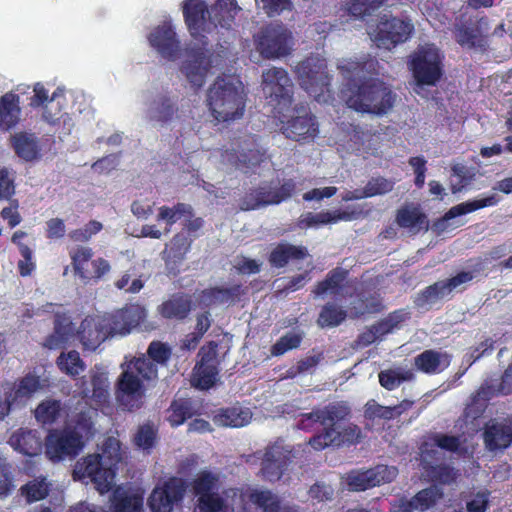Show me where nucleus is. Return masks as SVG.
<instances>
[{"instance_id":"nucleus-27","label":"nucleus","mask_w":512,"mask_h":512,"mask_svg":"<svg viewBox=\"0 0 512 512\" xmlns=\"http://www.w3.org/2000/svg\"><path fill=\"white\" fill-rule=\"evenodd\" d=\"M192 241L193 240L183 232H179L176 233L170 243L166 245L162 252V259L170 273L174 275L179 273V266L190 251Z\"/></svg>"},{"instance_id":"nucleus-60","label":"nucleus","mask_w":512,"mask_h":512,"mask_svg":"<svg viewBox=\"0 0 512 512\" xmlns=\"http://www.w3.org/2000/svg\"><path fill=\"white\" fill-rule=\"evenodd\" d=\"M157 440V429L150 422L140 425L134 435V444L143 449L151 450Z\"/></svg>"},{"instance_id":"nucleus-61","label":"nucleus","mask_w":512,"mask_h":512,"mask_svg":"<svg viewBox=\"0 0 512 512\" xmlns=\"http://www.w3.org/2000/svg\"><path fill=\"white\" fill-rule=\"evenodd\" d=\"M16 174L8 167H0V202L11 200L16 194Z\"/></svg>"},{"instance_id":"nucleus-36","label":"nucleus","mask_w":512,"mask_h":512,"mask_svg":"<svg viewBox=\"0 0 512 512\" xmlns=\"http://www.w3.org/2000/svg\"><path fill=\"white\" fill-rule=\"evenodd\" d=\"M41 388L40 378L28 373L18 379L12 387L6 391L18 407L25 406L28 400Z\"/></svg>"},{"instance_id":"nucleus-37","label":"nucleus","mask_w":512,"mask_h":512,"mask_svg":"<svg viewBox=\"0 0 512 512\" xmlns=\"http://www.w3.org/2000/svg\"><path fill=\"white\" fill-rule=\"evenodd\" d=\"M240 10L236 0H217L210 9L212 30L218 26L230 29Z\"/></svg>"},{"instance_id":"nucleus-34","label":"nucleus","mask_w":512,"mask_h":512,"mask_svg":"<svg viewBox=\"0 0 512 512\" xmlns=\"http://www.w3.org/2000/svg\"><path fill=\"white\" fill-rule=\"evenodd\" d=\"M248 499L262 512H298L296 506L283 504L280 497L269 489H252L248 494Z\"/></svg>"},{"instance_id":"nucleus-52","label":"nucleus","mask_w":512,"mask_h":512,"mask_svg":"<svg viewBox=\"0 0 512 512\" xmlns=\"http://www.w3.org/2000/svg\"><path fill=\"white\" fill-rule=\"evenodd\" d=\"M183 215L193 216V210L190 205L177 203L173 207L161 206L157 215V221H164L167 225L166 232H169L170 228Z\"/></svg>"},{"instance_id":"nucleus-13","label":"nucleus","mask_w":512,"mask_h":512,"mask_svg":"<svg viewBox=\"0 0 512 512\" xmlns=\"http://www.w3.org/2000/svg\"><path fill=\"white\" fill-rule=\"evenodd\" d=\"M240 151L225 149L221 153V160L236 169L247 173L261 165L266 160V150L258 143L255 135H248L239 143Z\"/></svg>"},{"instance_id":"nucleus-35","label":"nucleus","mask_w":512,"mask_h":512,"mask_svg":"<svg viewBox=\"0 0 512 512\" xmlns=\"http://www.w3.org/2000/svg\"><path fill=\"white\" fill-rule=\"evenodd\" d=\"M396 223L399 227L409 229L415 233L429 230L427 215L418 205H405L396 212Z\"/></svg>"},{"instance_id":"nucleus-9","label":"nucleus","mask_w":512,"mask_h":512,"mask_svg":"<svg viewBox=\"0 0 512 512\" xmlns=\"http://www.w3.org/2000/svg\"><path fill=\"white\" fill-rule=\"evenodd\" d=\"M92 248L77 246L69 251L74 275L84 284H93L101 280L111 269L110 263L98 257L92 259Z\"/></svg>"},{"instance_id":"nucleus-57","label":"nucleus","mask_w":512,"mask_h":512,"mask_svg":"<svg viewBox=\"0 0 512 512\" xmlns=\"http://www.w3.org/2000/svg\"><path fill=\"white\" fill-rule=\"evenodd\" d=\"M384 2L385 0H350L347 3V12L353 17L362 19L372 15Z\"/></svg>"},{"instance_id":"nucleus-51","label":"nucleus","mask_w":512,"mask_h":512,"mask_svg":"<svg viewBox=\"0 0 512 512\" xmlns=\"http://www.w3.org/2000/svg\"><path fill=\"white\" fill-rule=\"evenodd\" d=\"M112 507L114 512H140L143 498L136 494L116 491L113 495Z\"/></svg>"},{"instance_id":"nucleus-38","label":"nucleus","mask_w":512,"mask_h":512,"mask_svg":"<svg viewBox=\"0 0 512 512\" xmlns=\"http://www.w3.org/2000/svg\"><path fill=\"white\" fill-rule=\"evenodd\" d=\"M355 217L354 212L336 210L334 212L322 211L319 213L307 212L302 214L297 221L300 229H308L319 225L337 223L340 220L349 221Z\"/></svg>"},{"instance_id":"nucleus-22","label":"nucleus","mask_w":512,"mask_h":512,"mask_svg":"<svg viewBox=\"0 0 512 512\" xmlns=\"http://www.w3.org/2000/svg\"><path fill=\"white\" fill-rule=\"evenodd\" d=\"M499 202V197L495 194H491L481 199L469 200L451 207L442 217L436 219L433 222L432 229L438 235L445 232L449 227V221L458 216H462L476 210L495 206Z\"/></svg>"},{"instance_id":"nucleus-4","label":"nucleus","mask_w":512,"mask_h":512,"mask_svg":"<svg viewBox=\"0 0 512 512\" xmlns=\"http://www.w3.org/2000/svg\"><path fill=\"white\" fill-rule=\"evenodd\" d=\"M252 458L260 461V469L257 475L264 481L276 483L288 473L291 464L295 458L294 449L291 445L285 443L281 437L273 442H269L264 449L257 450L249 455L246 462L249 463Z\"/></svg>"},{"instance_id":"nucleus-16","label":"nucleus","mask_w":512,"mask_h":512,"mask_svg":"<svg viewBox=\"0 0 512 512\" xmlns=\"http://www.w3.org/2000/svg\"><path fill=\"white\" fill-rule=\"evenodd\" d=\"M182 13L190 36L206 46L208 44L206 34L212 32L210 9L206 1L184 0Z\"/></svg>"},{"instance_id":"nucleus-26","label":"nucleus","mask_w":512,"mask_h":512,"mask_svg":"<svg viewBox=\"0 0 512 512\" xmlns=\"http://www.w3.org/2000/svg\"><path fill=\"white\" fill-rule=\"evenodd\" d=\"M318 131L316 117L309 113H306L303 116L292 117L282 126L283 134L287 138L298 142H309L314 140Z\"/></svg>"},{"instance_id":"nucleus-59","label":"nucleus","mask_w":512,"mask_h":512,"mask_svg":"<svg viewBox=\"0 0 512 512\" xmlns=\"http://www.w3.org/2000/svg\"><path fill=\"white\" fill-rule=\"evenodd\" d=\"M322 425L334 427L337 422L344 420L349 414L350 409L342 403H330L321 408Z\"/></svg>"},{"instance_id":"nucleus-28","label":"nucleus","mask_w":512,"mask_h":512,"mask_svg":"<svg viewBox=\"0 0 512 512\" xmlns=\"http://www.w3.org/2000/svg\"><path fill=\"white\" fill-rule=\"evenodd\" d=\"M10 144L15 154L25 162L37 161L42 157L41 141L34 133L17 132L11 136Z\"/></svg>"},{"instance_id":"nucleus-48","label":"nucleus","mask_w":512,"mask_h":512,"mask_svg":"<svg viewBox=\"0 0 512 512\" xmlns=\"http://www.w3.org/2000/svg\"><path fill=\"white\" fill-rule=\"evenodd\" d=\"M49 492L50 486L45 477L30 480L20 488L21 496L29 504L45 499Z\"/></svg>"},{"instance_id":"nucleus-43","label":"nucleus","mask_w":512,"mask_h":512,"mask_svg":"<svg viewBox=\"0 0 512 512\" xmlns=\"http://www.w3.org/2000/svg\"><path fill=\"white\" fill-rule=\"evenodd\" d=\"M143 394V382L129 366L123 371L117 381V398L123 401L124 396L141 397Z\"/></svg>"},{"instance_id":"nucleus-40","label":"nucleus","mask_w":512,"mask_h":512,"mask_svg":"<svg viewBox=\"0 0 512 512\" xmlns=\"http://www.w3.org/2000/svg\"><path fill=\"white\" fill-rule=\"evenodd\" d=\"M91 386L92 389H84L82 391L84 397H89L98 406H103L109 401V380L107 372L100 369L91 370Z\"/></svg>"},{"instance_id":"nucleus-21","label":"nucleus","mask_w":512,"mask_h":512,"mask_svg":"<svg viewBox=\"0 0 512 512\" xmlns=\"http://www.w3.org/2000/svg\"><path fill=\"white\" fill-rule=\"evenodd\" d=\"M187 57L182 63L181 71L194 88L200 89L204 85L207 73L211 68V59L207 55L205 47L189 49Z\"/></svg>"},{"instance_id":"nucleus-58","label":"nucleus","mask_w":512,"mask_h":512,"mask_svg":"<svg viewBox=\"0 0 512 512\" xmlns=\"http://www.w3.org/2000/svg\"><path fill=\"white\" fill-rule=\"evenodd\" d=\"M303 341V333L288 332L281 336L270 348L273 356H281L286 352L297 349Z\"/></svg>"},{"instance_id":"nucleus-6","label":"nucleus","mask_w":512,"mask_h":512,"mask_svg":"<svg viewBox=\"0 0 512 512\" xmlns=\"http://www.w3.org/2000/svg\"><path fill=\"white\" fill-rule=\"evenodd\" d=\"M443 58L433 44L419 46L408 62L416 84L435 86L443 76Z\"/></svg>"},{"instance_id":"nucleus-23","label":"nucleus","mask_w":512,"mask_h":512,"mask_svg":"<svg viewBox=\"0 0 512 512\" xmlns=\"http://www.w3.org/2000/svg\"><path fill=\"white\" fill-rule=\"evenodd\" d=\"M78 337L86 349L95 350L111 337L105 317L98 315L85 317L80 324Z\"/></svg>"},{"instance_id":"nucleus-12","label":"nucleus","mask_w":512,"mask_h":512,"mask_svg":"<svg viewBox=\"0 0 512 512\" xmlns=\"http://www.w3.org/2000/svg\"><path fill=\"white\" fill-rule=\"evenodd\" d=\"M414 31L410 20L395 16L383 15L380 17L373 33V41L379 48L391 50L399 44L406 42Z\"/></svg>"},{"instance_id":"nucleus-56","label":"nucleus","mask_w":512,"mask_h":512,"mask_svg":"<svg viewBox=\"0 0 512 512\" xmlns=\"http://www.w3.org/2000/svg\"><path fill=\"white\" fill-rule=\"evenodd\" d=\"M61 403L58 400H44L35 409V418L42 424H53L60 416Z\"/></svg>"},{"instance_id":"nucleus-44","label":"nucleus","mask_w":512,"mask_h":512,"mask_svg":"<svg viewBox=\"0 0 512 512\" xmlns=\"http://www.w3.org/2000/svg\"><path fill=\"white\" fill-rule=\"evenodd\" d=\"M382 300L377 294L358 295V300L350 307V318L359 319L365 314H376L383 310Z\"/></svg>"},{"instance_id":"nucleus-63","label":"nucleus","mask_w":512,"mask_h":512,"mask_svg":"<svg viewBox=\"0 0 512 512\" xmlns=\"http://www.w3.org/2000/svg\"><path fill=\"white\" fill-rule=\"evenodd\" d=\"M149 360L155 364L166 365L171 358L170 346L161 341H152L147 349Z\"/></svg>"},{"instance_id":"nucleus-1","label":"nucleus","mask_w":512,"mask_h":512,"mask_svg":"<svg viewBox=\"0 0 512 512\" xmlns=\"http://www.w3.org/2000/svg\"><path fill=\"white\" fill-rule=\"evenodd\" d=\"M102 454H89L77 462L74 477L89 478L100 494L109 492L114 484L120 462L119 442L108 438L102 447Z\"/></svg>"},{"instance_id":"nucleus-25","label":"nucleus","mask_w":512,"mask_h":512,"mask_svg":"<svg viewBox=\"0 0 512 512\" xmlns=\"http://www.w3.org/2000/svg\"><path fill=\"white\" fill-rule=\"evenodd\" d=\"M247 288L242 284L230 287L214 286L203 289L198 293L197 301L202 307H211L216 304H235L246 294Z\"/></svg>"},{"instance_id":"nucleus-19","label":"nucleus","mask_w":512,"mask_h":512,"mask_svg":"<svg viewBox=\"0 0 512 512\" xmlns=\"http://www.w3.org/2000/svg\"><path fill=\"white\" fill-rule=\"evenodd\" d=\"M512 394V361L509 363L501 376V381L497 387L489 384H482L471 396V401L467 407L469 413L479 415L486 408L487 402L496 395Z\"/></svg>"},{"instance_id":"nucleus-24","label":"nucleus","mask_w":512,"mask_h":512,"mask_svg":"<svg viewBox=\"0 0 512 512\" xmlns=\"http://www.w3.org/2000/svg\"><path fill=\"white\" fill-rule=\"evenodd\" d=\"M150 45L167 60H175L180 52V41L170 23L157 26L148 37Z\"/></svg>"},{"instance_id":"nucleus-47","label":"nucleus","mask_w":512,"mask_h":512,"mask_svg":"<svg viewBox=\"0 0 512 512\" xmlns=\"http://www.w3.org/2000/svg\"><path fill=\"white\" fill-rule=\"evenodd\" d=\"M168 422L172 427L182 425L194 415L193 403L188 398L174 399L168 409Z\"/></svg>"},{"instance_id":"nucleus-31","label":"nucleus","mask_w":512,"mask_h":512,"mask_svg":"<svg viewBox=\"0 0 512 512\" xmlns=\"http://www.w3.org/2000/svg\"><path fill=\"white\" fill-rule=\"evenodd\" d=\"M193 308L189 294L178 292L171 295L158 307L159 314L168 320L182 321L186 319Z\"/></svg>"},{"instance_id":"nucleus-8","label":"nucleus","mask_w":512,"mask_h":512,"mask_svg":"<svg viewBox=\"0 0 512 512\" xmlns=\"http://www.w3.org/2000/svg\"><path fill=\"white\" fill-rule=\"evenodd\" d=\"M295 191L296 182L291 178L285 179L279 188H273L271 183L265 181L244 195L240 208L250 211L269 205H278L291 198Z\"/></svg>"},{"instance_id":"nucleus-11","label":"nucleus","mask_w":512,"mask_h":512,"mask_svg":"<svg viewBox=\"0 0 512 512\" xmlns=\"http://www.w3.org/2000/svg\"><path fill=\"white\" fill-rule=\"evenodd\" d=\"M293 46L292 32L283 24H269L262 28L257 49L266 59H276L290 54Z\"/></svg>"},{"instance_id":"nucleus-46","label":"nucleus","mask_w":512,"mask_h":512,"mask_svg":"<svg viewBox=\"0 0 512 512\" xmlns=\"http://www.w3.org/2000/svg\"><path fill=\"white\" fill-rule=\"evenodd\" d=\"M370 469H353L343 476V481L349 491L359 492L375 487V478Z\"/></svg>"},{"instance_id":"nucleus-30","label":"nucleus","mask_w":512,"mask_h":512,"mask_svg":"<svg viewBox=\"0 0 512 512\" xmlns=\"http://www.w3.org/2000/svg\"><path fill=\"white\" fill-rule=\"evenodd\" d=\"M309 256L306 247L288 242L278 243L269 253L268 262L272 268L281 269L291 261L304 260Z\"/></svg>"},{"instance_id":"nucleus-32","label":"nucleus","mask_w":512,"mask_h":512,"mask_svg":"<svg viewBox=\"0 0 512 512\" xmlns=\"http://www.w3.org/2000/svg\"><path fill=\"white\" fill-rule=\"evenodd\" d=\"M450 363L451 355L433 349L424 350L414 358L415 369L428 375L443 372Z\"/></svg>"},{"instance_id":"nucleus-62","label":"nucleus","mask_w":512,"mask_h":512,"mask_svg":"<svg viewBox=\"0 0 512 512\" xmlns=\"http://www.w3.org/2000/svg\"><path fill=\"white\" fill-rule=\"evenodd\" d=\"M129 367L139 375L141 381L154 380L158 376V369L155 363L145 357H139L132 362Z\"/></svg>"},{"instance_id":"nucleus-14","label":"nucleus","mask_w":512,"mask_h":512,"mask_svg":"<svg viewBox=\"0 0 512 512\" xmlns=\"http://www.w3.org/2000/svg\"><path fill=\"white\" fill-rule=\"evenodd\" d=\"M473 278V272L461 271L451 278L436 281L419 291L413 303L418 309L428 310L437 302L447 298L458 286L470 282Z\"/></svg>"},{"instance_id":"nucleus-29","label":"nucleus","mask_w":512,"mask_h":512,"mask_svg":"<svg viewBox=\"0 0 512 512\" xmlns=\"http://www.w3.org/2000/svg\"><path fill=\"white\" fill-rule=\"evenodd\" d=\"M8 444L17 452L34 457L41 453L43 443L37 430L19 428L12 433Z\"/></svg>"},{"instance_id":"nucleus-20","label":"nucleus","mask_w":512,"mask_h":512,"mask_svg":"<svg viewBox=\"0 0 512 512\" xmlns=\"http://www.w3.org/2000/svg\"><path fill=\"white\" fill-rule=\"evenodd\" d=\"M111 336L126 335L140 325L146 317V311L138 304H127L111 314L104 315Z\"/></svg>"},{"instance_id":"nucleus-3","label":"nucleus","mask_w":512,"mask_h":512,"mask_svg":"<svg viewBox=\"0 0 512 512\" xmlns=\"http://www.w3.org/2000/svg\"><path fill=\"white\" fill-rule=\"evenodd\" d=\"M345 101L349 108L376 116L387 114L394 106L396 94L382 81L366 80L349 88Z\"/></svg>"},{"instance_id":"nucleus-45","label":"nucleus","mask_w":512,"mask_h":512,"mask_svg":"<svg viewBox=\"0 0 512 512\" xmlns=\"http://www.w3.org/2000/svg\"><path fill=\"white\" fill-rule=\"evenodd\" d=\"M56 364L62 373L72 378H76L86 369L85 362L82 360L79 352L76 350L61 352V354L57 357Z\"/></svg>"},{"instance_id":"nucleus-2","label":"nucleus","mask_w":512,"mask_h":512,"mask_svg":"<svg viewBox=\"0 0 512 512\" xmlns=\"http://www.w3.org/2000/svg\"><path fill=\"white\" fill-rule=\"evenodd\" d=\"M207 105L218 122L242 118L246 107V95L241 82L235 84L224 77H217L208 89Z\"/></svg>"},{"instance_id":"nucleus-7","label":"nucleus","mask_w":512,"mask_h":512,"mask_svg":"<svg viewBox=\"0 0 512 512\" xmlns=\"http://www.w3.org/2000/svg\"><path fill=\"white\" fill-rule=\"evenodd\" d=\"M295 73L301 87L316 100L329 92L331 76L324 59L309 56L296 65Z\"/></svg>"},{"instance_id":"nucleus-41","label":"nucleus","mask_w":512,"mask_h":512,"mask_svg":"<svg viewBox=\"0 0 512 512\" xmlns=\"http://www.w3.org/2000/svg\"><path fill=\"white\" fill-rule=\"evenodd\" d=\"M348 275V270L344 268H333L322 281L317 282L312 291L313 294L315 296H322L329 292L332 295H338L343 289Z\"/></svg>"},{"instance_id":"nucleus-49","label":"nucleus","mask_w":512,"mask_h":512,"mask_svg":"<svg viewBox=\"0 0 512 512\" xmlns=\"http://www.w3.org/2000/svg\"><path fill=\"white\" fill-rule=\"evenodd\" d=\"M347 317V311L337 306L335 303H326L320 310L317 324L321 328L337 327Z\"/></svg>"},{"instance_id":"nucleus-55","label":"nucleus","mask_w":512,"mask_h":512,"mask_svg":"<svg viewBox=\"0 0 512 512\" xmlns=\"http://www.w3.org/2000/svg\"><path fill=\"white\" fill-rule=\"evenodd\" d=\"M425 471L429 479L441 485H450L457 479L455 469L446 464L429 465L425 467Z\"/></svg>"},{"instance_id":"nucleus-39","label":"nucleus","mask_w":512,"mask_h":512,"mask_svg":"<svg viewBox=\"0 0 512 512\" xmlns=\"http://www.w3.org/2000/svg\"><path fill=\"white\" fill-rule=\"evenodd\" d=\"M20 97L13 92H7L0 98V129L8 131L15 127L20 119Z\"/></svg>"},{"instance_id":"nucleus-18","label":"nucleus","mask_w":512,"mask_h":512,"mask_svg":"<svg viewBox=\"0 0 512 512\" xmlns=\"http://www.w3.org/2000/svg\"><path fill=\"white\" fill-rule=\"evenodd\" d=\"M217 346V343L211 341L207 346L201 347L199 351L198 355L200 356V360L194 368V385L200 389L208 390L212 388L217 381L219 374Z\"/></svg>"},{"instance_id":"nucleus-33","label":"nucleus","mask_w":512,"mask_h":512,"mask_svg":"<svg viewBox=\"0 0 512 512\" xmlns=\"http://www.w3.org/2000/svg\"><path fill=\"white\" fill-rule=\"evenodd\" d=\"M252 416L249 408L236 404L219 409L213 417V422L221 427L241 428L250 423Z\"/></svg>"},{"instance_id":"nucleus-53","label":"nucleus","mask_w":512,"mask_h":512,"mask_svg":"<svg viewBox=\"0 0 512 512\" xmlns=\"http://www.w3.org/2000/svg\"><path fill=\"white\" fill-rule=\"evenodd\" d=\"M219 482V476L211 471L202 470L192 481V489L197 497L214 492Z\"/></svg>"},{"instance_id":"nucleus-54","label":"nucleus","mask_w":512,"mask_h":512,"mask_svg":"<svg viewBox=\"0 0 512 512\" xmlns=\"http://www.w3.org/2000/svg\"><path fill=\"white\" fill-rule=\"evenodd\" d=\"M442 497V490L436 486H431L417 492L411 500L416 510L425 511L433 507Z\"/></svg>"},{"instance_id":"nucleus-50","label":"nucleus","mask_w":512,"mask_h":512,"mask_svg":"<svg viewBox=\"0 0 512 512\" xmlns=\"http://www.w3.org/2000/svg\"><path fill=\"white\" fill-rule=\"evenodd\" d=\"M380 385L386 390L392 391L398 388L403 382L414 379V374L410 370L387 369L378 374Z\"/></svg>"},{"instance_id":"nucleus-5","label":"nucleus","mask_w":512,"mask_h":512,"mask_svg":"<svg viewBox=\"0 0 512 512\" xmlns=\"http://www.w3.org/2000/svg\"><path fill=\"white\" fill-rule=\"evenodd\" d=\"M293 82L282 67H271L262 73V90L273 107V113L280 117L293 102Z\"/></svg>"},{"instance_id":"nucleus-10","label":"nucleus","mask_w":512,"mask_h":512,"mask_svg":"<svg viewBox=\"0 0 512 512\" xmlns=\"http://www.w3.org/2000/svg\"><path fill=\"white\" fill-rule=\"evenodd\" d=\"M85 442L70 426L52 429L45 439V454L53 462L66 458H75L83 449Z\"/></svg>"},{"instance_id":"nucleus-17","label":"nucleus","mask_w":512,"mask_h":512,"mask_svg":"<svg viewBox=\"0 0 512 512\" xmlns=\"http://www.w3.org/2000/svg\"><path fill=\"white\" fill-rule=\"evenodd\" d=\"M145 118L153 126L167 127L181 119L178 98L169 92L155 94L147 103Z\"/></svg>"},{"instance_id":"nucleus-42","label":"nucleus","mask_w":512,"mask_h":512,"mask_svg":"<svg viewBox=\"0 0 512 512\" xmlns=\"http://www.w3.org/2000/svg\"><path fill=\"white\" fill-rule=\"evenodd\" d=\"M483 436L490 451L502 450L512 443V428L508 425L493 424L485 429Z\"/></svg>"},{"instance_id":"nucleus-15","label":"nucleus","mask_w":512,"mask_h":512,"mask_svg":"<svg viewBox=\"0 0 512 512\" xmlns=\"http://www.w3.org/2000/svg\"><path fill=\"white\" fill-rule=\"evenodd\" d=\"M186 489L187 484L184 479L176 476L169 477L152 490L148 498L150 510L152 512H172L174 506L183 500Z\"/></svg>"},{"instance_id":"nucleus-64","label":"nucleus","mask_w":512,"mask_h":512,"mask_svg":"<svg viewBox=\"0 0 512 512\" xmlns=\"http://www.w3.org/2000/svg\"><path fill=\"white\" fill-rule=\"evenodd\" d=\"M201 512H221L225 508V500L217 492L204 494L197 498Z\"/></svg>"}]
</instances>
